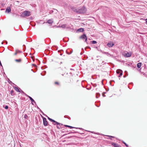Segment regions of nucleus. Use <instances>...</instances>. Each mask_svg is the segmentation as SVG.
Instances as JSON below:
<instances>
[{"label":"nucleus","mask_w":147,"mask_h":147,"mask_svg":"<svg viewBox=\"0 0 147 147\" xmlns=\"http://www.w3.org/2000/svg\"><path fill=\"white\" fill-rule=\"evenodd\" d=\"M86 9L85 6H83L81 7L78 8V13H86Z\"/></svg>","instance_id":"obj_1"},{"label":"nucleus","mask_w":147,"mask_h":147,"mask_svg":"<svg viewBox=\"0 0 147 147\" xmlns=\"http://www.w3.org/2000/svg\"><path fill=\"white\" fill-rule=\"evenodd\" d=\"M122 55L125 57H129L131 56L132 53L131 52H128L124 51L122 53Z\"/></svg>","instance_id":"obj_2"},{"label":"nucleus","mask_w":147,"mask_h":147,"mask_svg":"<svg viewBox=\"0 0 147 147\" xmlns=\"http://www.w3.org/2000/svg\"><path fill=\"white\" fill-rule=\"evenodd\" d=\"M30 15V12L28 11H24L21 14V16L22 17L28 16Z\"/></svg>","instance_id":"obj_3"},{"label":"nucleus","mask_w":147,"mask_h":147,"mask_svg":"<svg viewBox=\"0 0 147 147\" xmlns=\"http://www.w3.org/2000/svg\"><path fill=\"white\" fill-rule=\"evenodd\" d=\"M43 120V123L44 125L45 126H47L48 125V122L47 120L44 117L42 116Z\"/></svg>","instance_id":"obj_4"},{"label":"nucleus","mask_w":147,"mask_h":147,"mask_svg":"<svg viewBox=\"0 0 147 147\" xmlns=\"http://www.w3.org/2000/svg\"><path fill=\"white\" fill-rule=\"evenodd\" d=\"M80 39H82L83 40H85V42H86L87 40V37L86 34H84L81 35L80 37Z\"/></svg>","instance_id":"obj_5"},{"label":"nucleus","mask_w":147,"mask_h":147,"mask_svg":"<svg viewBox=\"0 0 147 147\" xmlns=\"http://www.w3.org/2000/svg\"><path fill=\"white\" fill-rule=\"evenodd\" d=\"M59 64H60L61 67L63 66L64 63V60L63 59H60L58 61Z\"/></svg>","instance_id":"obj_6"},{"label":"nucleus","mask_w":147,"mask_h":147,"mask_svg":"<svg viewBox=\"0 0 147 147\" xmlns=\"http://www.w3.org/2000/svg\"><path fill=\"white\" fill-rule=\"evenodd\" d=\"M114 45V44L113 41H110L107 44V46L109 47H112Z\"/></svg>","instance_id":"obj_7"},{"label":"nucleus","mask_w":147,"mask_h":147,"mask_svg":"<svg viewBox=\"0 0 147 147\" xmlns=\"http://www.w3.org/2000/svg\"><path fill=\"white\" fill-rule=\"evenodd\" d=\"M58 72L60 74H61L63 76L64 75L63 70V69H62L61 68V67H60L59 69Z\"/></svg>","instance_id":"obj_8"},{"label":"nucleus","mask_w":147,"mask_h":147,"mask_svg":"<svg viewBox=\"0 0 147 147\" xmlns=\"http://www.w3.org/2000/svg\"><path fill=\"white\" fill-rule=\"evenodd\" d=\"M116 73L117 74H119V75L118 76V77H120L122 75L123 72L120 69H117L116 71Z\"/></svg>","instance_id":"obj_9"},{"label":"nucleus","mask_w":147,"mask_h":147,"mask_svg":"<svg viewBox=\"0 0 147 147\" xmlns=\"http://www.w3.org/2000/svg\"><path fill=\"white\" fill-rule=\"evenodd\" d=\"M59 123V124H57V128L59 129H62L63 127V125Z\"/></svg>","instance_id":"obj_10"},{"label":"nucleus","mask_w":147,"mask_h":147,"mask_svg":"<svg viewBox=\"0 0 147 147\" xmlns=\"http://www.w3.org/2000/svg\"><path fill=\"white\" fill-rule=\"evenodd\" d=\"M111 144L114 147H121V146H120V145L114 142L112 143Z\"/></svg>","instance_id":"obj_11"},{"label":"nucleus","mask_w":147,"mask_h":147,"mask_svg":"<svg viewBox=\"0 0 147 147\" xmlns=\"http://www.w3.org/2000/svg\"><path fill=\"white\" fill-rule=\"evenodd\" d=\"M71 9L74 11L78 13V8H76L75 7H71Z\"/></svg>","instance_id":"obj_12"},{"label":"nucleus","mask_w":147,"mask_h":147,"mask_svg":"<svg viewBox=\"0 0 147 147\" xmlns=\"http://www.w3.org/2000/svg\"><path fill=\"white\" fill-rule=\"evenodd\" d=\"M26 95L30 98V100H31L32 102H33L35 103H36V102L34 100V99L31 97L27 95L26 94Z\"/></svg>","instance_id":"obj_13"},{"label":"nucleus","mask_w":147,"mask_h":147,"mask_svg":"<svg viewBox=\"0 0 147 147\" xmlns=\"http://www.w3.org/2000/svg\"><path fill=\"white\" fill-rule=\"evenodd\" d=\"M53 22L52 19H50L48 20L47 22H46V23H48L49 24H52Z\"/></svg>","instance_id":"obj_14"},{"label":"nucleus","mask_w":147,"mask_h":147,"mask_svg":"<svg viewBox=\"0 0 147 147\" xmlns=\"http://www.w3.org/2000/svg\"><path fill=\"white\" fill-rule=\"evenodd\" d=\"M84 28H80L78 29L77 30V32H83L84 31Z\"/></svg>","instance_id":"obj_15"},{"label":"nucleus","mask_w":147,"mask_h":147,"mask_svg":"<svg viewBox=\"0 0 147 147\" xmlns=\"http://www.w3.org/2000/svg\"><path fill=\"white\" fill-rule=\"evenodd\" d=\"M11 11V8L10 7H7L5 11V12H7L8 13L10 12Z\"/></svg>","instance_id":"obj_16"},{"label":"nucleus","mask_w":147,"mask_h":147,"mask_svg":"<svg viewBox=\"0 0 147 147\" xmlns=\"http://www.w3.org/2000/svg\"><path fill=\"white\" fill-rule=\"evenodd\" d=\"M49 120L53 122V123H56L57 124H59V123L55 121L54 120L52 119H49Z\"/></svg>","instance_id":"obj_17"},{"label":"nucleus","mask_w":147,"mask_h":147,"mask_svg":"<svg viewBox=\"0 0 147 147\" xmlns=\"http://www.w3.org/2000/svg\"><path fill=\"white\" fill-rule=\"evenodd\" d=\"M14 89L16 91H17L18 92H20V91L19 90L18 87H14Z\"/></svg>","instance_id":"obj_18"},{"label":"nucleus","mask_w":147,"mask_h":147,"mask_svg":"<svg viewBox=\"0 0 147 147\" xmlns=\"http://www.w3.org/2000/svg\"><path fill=\"white\" fill-rule=\"evenodd\" d=\"M15 61L18 63H20L22 61V59H16L15 60Z\"/></svg>","instance_id":"obj_19"},{"label":"nucleus","mask_w":147,"mask_h":147,"mask_svg":"<svg viewBox=\"0 0 147 147\" xmlns=\"http://www.w3.org/2000/svg\"><path fill=\"white\" fill-rule=\"evenodd\" d=\"M58 51L60 53V55H62L63 53V50H59Z\"/></svg>","instance_id":"obj_20"},{"label":"nucleus","mask_w":147,"mask_h":147,"mask_svg":"<svg viewBox=\"0 0 147 147\" xmlns=\"http://www.w3.org/2000/svg\"><path fill=\"white\" fill-rule=\"evenodd\" d=\"M141 66V63H139L137 64V67L138 68H140Z\"/></svg>","instance_id":"obj_21"},{"label":"nucleus","mask_w":147,"mask_h":147,"mask_svg":"<svg viewBox=\"0 0 147 147\" xmlns=\"http://www.w3.org/2000/svg\"><path fill=\"white\" fill-rule=\"evenodd\" d=\"M10 93L11 94L12 96H13L15 94L13 90L11 91Z\"/></svg>","instance_id":"obj_22"},{"label":"nucleus","mask_w":147,"mask_h":147,"mask_svg":"<svg viewBox=\"0 0 147 147\" xmlns=\"http://www.w3.org/2000/svg\"><path fill=\"white\" fill-rule=\"evenodd\" d=\"M65 127H68L70 129L74 128H75L74 127H72V126H69V125H65Z\"/></svg>","instance_id":"obj_23"},{"label":"nucleus","mask_w":147,"mask_h":147,"mask_svg":"<svg viewBox=\"0 0 147 147\" xmlns=\"http://www.w3.org/2000/svg\"><path fill=\"white\" fill-rule=\"evenodd\" d=\"M107 136L109 137V138L111 140H112V138H114V137L110 136Z\"/></svg>","instance_id":"obj_24"},{"label":"nucleus","mask_w":147,"mask_h":147,"mask_svg":"<svg viewBox=\"0 0 147 147\" xmlns=\"http://www.w3.org/2000/svg\"><path fill=\"white\" fill-rule=\"evenodd\" d=\"M16 50L17 51V52L18 53H20L22 52V51L18 50Z\"/></svg>","instance_id":"obj_25"},{"label":"nucleus","mask_w":147,"mask_h":147,"mask_svg":"<svg viewBox=\"0 0 147 147\" xmlns=\"http://www.w3.org/2000/svg\"><path fill=\"white\" fill-rule=\"evenodd\" d=\"M91 42L92 44H95L97 43V42L96 41L94 40L92 41H91Z\"/></svg>","instance_id":"obj_26"},{"label":"nucleus","mask_w":147,"mask_h":147,"mask_svg":"<svg viewBox=\"0 0 147 147\" xmlns=\"http://www.w3.org/2000/svg\"><path fill=\"white\" fill-rule=\"evenodd\" d=\"M96 97L97 98H98V96H99L100 95V94L99 93H96Z\"/></svg>","instance_id":"obj_27"},{"label":"nucleus","mask_w":147,"mask_h":147,"mask_svg":"<svg viewBox=\"0 0 147 147\" xmlns=\"http://www.w3.org/2000/svg\"><path fill=\"white\" fill-rule=\"evenodd\" d=\"M28 117V116L26 114L24 116V118L25 119H27Z\"/></svg>","instance_id":"obj_28"},{"label":"nucleus","mask_w":147,"mask_h":147,"mask_svg":"<svg viewBox=\"0 0 147 147\" xmlns=\"http://www.w3.org/2000/svg\"><path fill=\"white\" fill-rule=\"evenodd\" d=\"M123 143L125 144V145L127 147H128V145L125 142H123Z\"/></svg>","instance_id":"obj_29"},{"label":"nucleus","mask_w":147,"mask_h":147,"mask_svg":"<svg viewBox=\"0 0 147 147\" xmlns=\"http://www.w3.org/2000/svg\"><path fill=\"white\" fill-rule=\"evenodd\" d=\"M4 108L5 109H7L8 108V107L6 105L5 106Z\"/></svg>","instance_id":"obj_30"},{"label":"nucleus","mask_w":147,"mask_h":147,"mask_svg":"<svg viewBox=\"0 0 147 147\" xmlns=\"http://www.w3.org/2000/svg\"><path fill=\"white\" fill-rule=\"evenodd\" d=\"M55 84H56L58 85L59 84V82H55Z\"/></svg>","instance_id":"obj_31"},{"label":"nucleus","mask_w":147,"mask_h":147,"mask_svg":"<svg viewBox=\"0 0 147 147\" xmlns=\"http://www.w3.org/2000/svg\"><path fill=\"white\" fill-rule=\"evenodd\" d=\"M17 51H16V52L14 54V55H16L17 54Z\"/></svg>","instance_id":"obj_32"},{"label":"nucleus","mask_w":147,"mask_h":147,"mask_svg":"<svg viewBox=\"0 0 147 147\" xmlns=\"http://www.w3.org/2000/svg\"><path fill=\"white\" fill-rule=\"evenodd\" d=\"M32 65L35 67H37V66L35 64H33Z\"/></svg>","instance_id":"obj_33"},{"label":"nucleus","mask_w":147,"mask_h":147,"mask_svg":"<svg viewBox=\"0 0 147 147\" xmlns=\"http://www.w3.org/2000/svg\"><path fill=\"white\" fill-rule=\"evenodd\" d=\"M9 83L10 84H11V83H12V82L10 80H9Z\"/></svg>","instance_id":"obj_34"},{"label":"nucleus","mask_w":147,"mask_h":147,"mask_svg":"<svg viewBox=\"0 0 147 147\" xmlns=\"http://www.w3.org/2000/svg\"><path fill=\"white\" fill-rule=\"evenodd\" d=\"M61 27L63 28H64V25H63L61 26Z\"/></svg>","instance_id":"obj_35"},{"label":"nucleus","mask_w":147,"mask_h":147,"mask_svg":"<svg viewBox=\"0 0 147 147\" xmlns=\"http://www.w3.org/2000/svg\"><path fill=\"white\" fill-rule=\"evenodd\" d=\"M66 52L67 53V54H69V53H68V51L67 50H66Z\"/></svg>","instance_id":"obj_36"},{"label":"nucleus","mask_w":147,"mask_h":147,"mask_svg":"<svg viewBox=\"0 0 147 147\" xmlns=\"http://www.w3.org/2000/svg\"><path fill=\"white\" fill-rule=\"evenodd\" d=\"M22 93H24V94H25L26 95V94H25V93H24V92L23 91H22Z\"/></svg>","instance_id":"obj_37"},{"label":"nucleus","mask_w":147,"mask_h":147,"mask_svg":"<svg viewBox=\"0 0 147 147\" xmlns=\"http://www.w3.org/2000/svg\"><path fill=\"white\" fill-rule=\"evenodd\" d=\"M53 124L54 125H56L57 124H56V123H53Z\"/></svg>","instance_id":"obj_38"},{"label":"nucleus","mask_w":147,"mask_h":147,"mask_svg":"<svg viewBox=\"0 0 147 147\" xmlns=\"http://www.w3.org/2000/svg\"><path fill=\"white\" fill-rule=\"evenodd\" d=\"M146 23L147 24V19L146 20Z\"/></svg>","instance_id":"obj_39"},{"label":"nucleus","mask_w":147,"mask_h":147,"mask_svg":"<svg viewBox=\"0 0 147 147\" xmlns=\"http://www.w3.org/2000/svg\"><path fill=\"white\" fill-rule=\"evenodd\" d=\"M47 118L48 119H49H49H50L51 118H50L49 117H48L47 116Z\"/></svg>","instance_id":"obj_40"},{"label":"nucleus","mask_w":147,"mask_h":147,"mask_svg":"<svg viewBox=\"0 0 147 147\" xmlns=\"http://www.w3.org/2000/svg\"><path fill=\"white\" fill-rule=\"evenodd\" d=\"M23 47H26V46H25V45H23Z\"/></svg>","instance_id":"obj_41"},{"label":"nucleus","mask_w":147,"mask_h":147,"mask_svg":"<svg viewBox=\"0 0 147 147\" xmlns=\"http://www.w3.org/2000/svg\"><path fill=\"white\" fill-rule=\"evenodd\" d=\"M4 10V9H1V10Z\"/></svg>","instance_id":"obj_42"},{"label":"nucleus","mask_w":147,"mask_h":147,"mask_svg":"<svg viewBox=\"0 0 147 147\" xmlns=\"http://www.w3.org/2000/svg\"><path fill=\"white\" fill-rule=\"evenodd\" d=\"M102 96H104V94H102Z\"/></svg>","instance_id":"obj_43"},{"label":"nucleus","mask_w":147,"mask_h":147,"mask_svg":"<svg viewBox=\"0 0 147 147\" xmlns=\"http://www.w3.org/2000/svg\"><path fill=\"white\" fill-rule=\"evenodd\" d=\"M64 38H63V41H64Z\"/></svg>","instance_id":"obj_44"},{"label":"nucleus","mask_w":147,"mask_h":147,"mask_svg":"<svg viewBox=\"0 0 147 147\" xmlns=\"http://www.w3.org/2000/svg\"><path fill=\"white\" fill-rule=\"evenodd\" d=\"M66 134H65V135H66Z\"/></svg>","instance_id":"obj_45"}]
</instances>
